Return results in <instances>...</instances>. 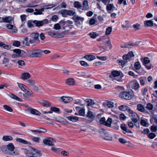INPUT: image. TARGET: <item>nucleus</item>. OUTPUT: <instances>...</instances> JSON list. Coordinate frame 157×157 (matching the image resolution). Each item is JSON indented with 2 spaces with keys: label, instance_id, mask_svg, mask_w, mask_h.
<instances>
[{
  "label": "nucleus",
  "instance_id": "nucleus-11",
  "mask_svg": "<svg viewBox=\"0 0 157 157\" xmlns=\"http://www.w3.org/2000/svg\"><path fill=\"white\" fill-rule=\"evenodd\" d=\"M6 27L8 29L11 30L10 32L11 33H15L17 32V29H16L14 26L12 24H6Z\"/></svg>",
  "mask_w": 157,
  "mask_h": 157
},
{
  "label": "nucleus",
  "instance_id": "nucleus-30",
  "mask_svg": "<svg viewBox=\"0 0 157 157\" xmlns=\"http://www.w3.org/2000/svg\"><path fill=\"white\" fill-rule=\"evenodd\" d=\"M0 47L8 50L11 48V46L10 45L5 44L4 43L0 41Z\"/></svg>",
  "mask_w": 157,
  "mask_h": 157
},
{
  "label": "nucleus",
  "instance_id": "nucleus-14",
  "mask_svg": "<svg viewBox=\"0 0 157 157\" xmlns=\"http://www.w3.org/2000/svg\"><path fill=\"white\" fill-rule=\"evenodd\" d=\"M134 56L132 51L129 52L127 54L124 55L123 56V58L124 60H127Z\"/></svg>",
  "mask_w": 157,
  "mask_h": 157
},
{
  "label": "nucleus",
  "instance_id": "nucleus-8",
  "mask_svg": "<svg viewBox=\"0 0 157 157\" xmlns=\"http://www.w3.org/2000/svg\"><path fill=\"white\" fill-rule=\"evenodd\" d=\"M8 155H13L15 154V152L14 151V146L12 143H10L6 145Z\"/></svg>",
  "mask_w": 157,
  "mask_h": 157
},
{
  "label": "nucleus",
  "instance_id": "nucleus-54",
  "mask_svg": "<svg viewBox=\"0 0 157 157\" xmlns=\"http://www.w3.org/2000/svg\"><path fill=\"white\" fill-rule=\"evenodd\" d=\"M134 67L136 69H139L141 67V65L140 63L138 62H136L135 64Z\"/></svg>",
  "mask_w": 157,
  "mask_h": 157
},
{
  "label": "nucleus",
  "instance_id": "nucleus-15",
  "mask_svg": "<svg viewBox=\"0 0 157 157\" xmlns=\"http://www.w3.org/2000/svg\"><path fill=\"white\" fill-rule=\"evenodd\" d=\"M61 99L62 101L65 103H67L73 100L72 98L63 96L61 97Z\"/></svg>",
  "mask_w": 157,
  "mask_h": 157
},
{
  "label": "nucleus",
  "instance_id": "nucleus-28",
  "mask_svg": "<svg viewBox=\"0 0 157 157\" xmlns=\"http://www.w3.org/2000/svg\"><path fill=\"white\" fill-rule=\"evenodd\" d=\"M139 79L140 84L142 86H144L145 84V83L147 82L146 77H141L139 78Z\"/></svg>",
  "mask_w": 157,
  "mask_h": 157
},
{
  "label": "nucleus",
  "instance_id": "nucleus-57",
  "mask_svg": "<svg viewBox=\"0 0 157 157\" xmlns=\"http://www.w3.org/2000/svg\"><path fill=\"white\" fill-rule=\"evenodd\" d=\"M18 86V87L21 89V90L23 91H26V89L24 88L23 86V84H20L19 83H17Z\"/></svg>",
  "mask_w": 157,
  "mask_h": 157
},
{
  "label": "nucleus",
  "instance_id": "nucleus-46",
  "mask_svg": "<svg viewBox=\"0 0 157 157\" xmlns=\"http://www.w3.org/2000/svg\"><path fill=\"white\" fill-rule=\"evenodd\" d=\"M129 22L128 21H125L124 24L121 25V26L123 29H128V28Z\"/></svg>",
  "mask_w": 157,
  "mask_h": 157
},
{
  "label": "nucleus",
  "instance_id": "nucleus-42",
  "mask_svg": "<svg viewBox=\"0 0 157 157\" xmlns=\"http://www.w3.org/2000/svg\"><path fill=\"white\" fill-rule=\"evenodd\" d=\"M118 108L121 111H125L128 109V107L127 106L121 105L119 106Z\"/></svg>",
  "mask_w": 157,
  "mask_h": 157
},
{
  "label": "nucleus",
  "instance_id": "nucleus-51",
  "mask_svg": "<svg viewBox=\"0 0 157 157\" xmlns=\"http://www.w3.org/2000/svg\"><path fill=\"white\" fill-rule=\"evenodd\" d=\"M112 31V28L111 27H108L106 29L105 35H109L110 34Z\"/></svg>",
  "mask_w": 157,
  "mask_h": 157
},
{
  "label": "nucleus",
  "instance_id": "nucleus-56",
  "mask_svg": "<svg viewBox=\"0 0 157 157\" xmlns=\"http://www.w3.org/2000/svg\"><path fill=\"white\" fill-rule=\"evenodd\" d=\"M48 35L49 36H52V37L56 38V33L53 32H48Z\"/></svg>",
  "mask_w": 157,
  "mask_h": 157
},
{
  "label": "nucleus",
  "instance_id": "nucleus-45",
  "mask_svg": "<svg viewBox=\"0 0 157 157\" xmlns=\"http://www.w3.org/2000/svg\"><path fill=\"white\" fill-rule=\"evenodd\" d=\"M33 23L35 24L36 26L40 27L43 25L41 21H37L34 20L33 21Z\"/></svg>",
  "mask_w": 157,
  "mask_h": 157
},
{
  "label": "nucleus",
  "instance_id": "nucleus-25",
  "mask_svg": "<svg viewBox=\"0 0 157 157\" xmlns=\"http://www.w3.org/2000/svg\"><path fill=\"white\" fill-rule=\"evenodd\" d=\"M29 111L30 112V113L33 114L39 115L40 114V113L38 110L36 109H33L32 108H29Z\"/></svg>",
  "mask_w": 157,
  "mask_h": 157
},
{
  "label": "nucleus",
  "instance_id": "nucleus-19",
  "mask_svg": "<svg viewBox=\"0 0 157 157\" xmlns=\"http://www.w3.org/2000/svg\"><path fill=\"white\" fill-rule=\"evenodd\" d=\"M68 31H65L61 33H56V38H62L64 37L65 35H67L68 33Z\"/></svg>",
  "mask_w": 157,
  "mask_h": 157
},
{
  "label": "nucleus",
  "instance_id": "nucleus-4",
  "mask_svg": "<svg viewBox=\"0 0 157 157\" xmlns=\"http://www.w3.org/2000/svg\"><path fill=\"white\" fill-rule=\"evenodd\" d=\"M39 34L37 32H33L30 34V37L29 40L30 44H33L39 40Z\"/></svg>",
  "mask_w": 157,
  "mask_h": 157
},
{
  "label": "nucleus",
  "instance_id": "nucleus-2",
  "mask_svg": "<svg viewBox=\"0 0 157 157\" xmlns=\"http://www.w3.org/2000/svg\"><path fill=\"white\" fill-rule=\"evenodd\" d=\"M99 133L101 137L104 139L109 141L112 140L113 138L112 136L103 128L100 129Z\"/></svg>",
  "mask_w": 157,
  "mask_h": 157
},
{
  "label": "nucleus",
  "instance_id": "nucleus-58",
  "mask_svg": "<svg viewBox=\"0 0 157 157\" xmlns=\"http://www.w3.org/2000/svg\"><path fill=\"white\" fill-rule=\"evenodd\" d=\"M13 45L16 47H19L21 45V43L20 41L17 40H15L13 43Z\"/></svg>",
  "mask_w": 157,
  "mask_h": 157
},
{
  "label": "nucleus",
  "instance_id": "nucleus-44",
  "mask_svg": "<svg viewBox=\"0 0 157 157\" xmlns=\"http://www.w3.org/2000/svg\"><path fill=\"white\" fill-rule=\"evenodd\" d=\"M89 36L90 37L93 39H95L98 36V34L95 32L90 33L89 34Z\"/></svg>",
  "mask_w": 157,
  "mask_h": 157
},
{
  "label": "nucleus",
  "instance_id": "nucleus-39",
  "mask_svg": "<svg viewBox=\"0 0 157 157\" xmlns=\"http://www.w3.org/2000/svg\"><path fill=\"white\" fill-rule=\"evenodd\" d=\"M112 122V119L111 118H109L107 120L105 121L104 124L105 125L110 127L111 126V124Z\"/></svg>",
  "mask_w": 157,
  "mask_h": 157
},
{
  "label": "nucleus",
  "instance_id": "nucleus-38",
  "mask_svg": "<svg viewBox=\"0 0 157 157\" xmlns=\"http://www.w3.org/2000/svg\"><path fill=\"white\" fill-rule=\"evenodd\" d=\"M1 151H2L4 153L8 154V152L7 151V146L3 145L0 147Z\"/></svg>",
  "mask_w": 157,
  "mask_h": 157
},
{
  "label": "nucleus",
  "instance_id": "nucleus-43",
  "mask_svg": "<svg viewBox=\"0 0 157 157\" xmlns=\"http://www.w3.org/2000/svg\"><path fill=\"white\" fill-rule=\"evenodd\" d=\"M16 140L17 141L21 142L24 144H27L28 143L27 141L23 139L20 138H16Z\"/></svg>",
  "mask_w": 157,
  "mask_h": 157
},
{
  "label": "nucleus",
  "instance_id": "nucleus-35",
  "mask_svg": "<svg viewBox=\"0 0 157 157\" xmlns=\"http://www.w3.org/2000/svg\"><path fill=\"white\" fill-rule=\"evenodd\" d=\"M86 101L87 103V105L88 106L93 105L95 104L94 101L91 99H86Z\"/></svg>",
  "mask_w": 157,
  "mask_h": 157
},
{
  "label": "nucleus",
  "instance_id": "nucleus-49",
  "mask_svg": "<svg viewBox=\"0 0 157 157\" xmlns=\"http://www.w3.org/2000/svg\"><path fill=\"white\" fill-rule=\"evenodd\" d=\"M75 10H67V15L69 16H73L75 15Z\"/></svg>",
  "mask_w": 157,
  "mask_h": 157
},
{
  "label": "nucleus",
  "instance_id": "nucleus-32",
  "mask_svg": "<svg viewBox=\"0 0 157 157\" xmlns=\"http://www.w3.org/2000/svg\"><path fill=\"white\" fill-rule=\"evenodd\" d=\"M21 43L23 45L28 46H29L30 44L28 40V38L27 37L24 39V40L21 42Z\"/></svg>",
  "mask_w": 157,
  "mask_h": 157
},
{
  "label": "nucleus",
  "instance_id": "nucleus-52",
  "mask_svg": "<svg viewBox=\"0 0 157 157\" xmlns=\"http://www.w3.org/2000/svg\"><path fill=\"white\" fill-rule=\"evenodd\" d=\"M79 115L84 116L85 115V109L83 108L81 109L79 111Z\"/></svg>",
  "mask_w": 157,
  "mask_h": 157
},
{
  "label": "nucleus",
  "instance_id": "nucleus-63",
  "mask_svg": "<svg viewBox=\"0 0 157 157\" xmlns=\"http://www.w3.org/2000/svg\"><path fill=\"white\" fill-rule=\"evenodd\" d=\"M107 105L109 108H112L114 106V103L111 101L108 102Z\"/></svg>",
  "mask_w": 157,
  "mask_h": 157
},
{
  "label": "nucleus",
  "instance_id": "nucleus-17",
  "mask_svg": "<svg viewBox=\"0 0 157 157\" xmlns=\"http://www.w3.org/2000/svg\"><path fill=\"white\" fill-rule=\"evenodd\" d=\"M31 75L28 72H25L22 74L21 78L22 79L25 80H27L30 78Z\"/></svg>",
  "mask_w": 157,
  "mask_h": 157
},
{
  "label": "nucleus",
  "instance_id": "nucleus-59",
  "mask_svg": "<svg viewBox=\"0 0 157 157\" xmlns=\"http://www.w3.org/2000/svg\"><path fill=\"white\" fill-rule=\"evenodd\" d=\"M54 29L56 30H59L60 28V24L57 23L54 25Z\"/></svg>",
  "mask_w": 157,
  "mask_h": 157
},
{
  "label": "nucleus",
  "instance_id": "nucleus-5",
  "mask_svg": "<svg viewBox=\"0 0 157 157\" xmlns=\"http://www.w3.org/2000/svg\"><path fill=\"white\" fill-rule=\"evenodd\" d=\"M43 51L40 49H36L32 51L29 53V56L31 57H39L42 55Z\"/></svg>",
  "mask_w": 157,
  "mask_h": 157
},
{
  "label": "nucleus",
  "instance_id": "nucleus-31",
  "mask_svg": "<svg viewBox=\"0 0 157 157\" xmlns=\"http://www.w3.org/2000/svg\"><path fill=\"white\" fill-rule=\"evenodd\" d=\"M87 117L93 120L95 117V115L93 114L92 112L88 110L87 114Z\"/></svg>",
  "mask_w": 157,
  "mask_h": 157
},
{
  "label": "nucleus",
  "instance_id": "nucleus-48",
  "mask_svg": "<svg viewBox=\"0 0 157 157\" xmlns=\"http://www.w3.org/2000/svg\"><path fill=\"white\" fill-rule=\"evenodd\" d=\"M13 138L10 136H4L2 138V140L4 141L11 140H12Z\"/></svg>",
  "mask_w": 157,
  "mask_h": 157
},
{
  "label": "nucleus",
  "instance_id": "nucleus-64",
  "mask_svg": "<svg viewBox=\"0 0 157 157\" xmlns=\"http://www.w3.org/2000/svg\"><path fill=\"white\" fill-rule=\"evenodd\" d=\"M121 129L123 130V132H125L127 129L126 125L124 124H121Z\"/></svg>",
  "mask_w": 157,
  "mask_h": 157
},
{
  "label": "nucleus",
  "instance_id": "nucleus-47",
  "mask_svg": "<svg viewBox=\"0 0 157 157\" xmlns=\"http://www.w3.org/2000/svg\"><path fill=\"white\" fill-rule=\"evenodd\" d=\"M4 109L10 112H12L13 111L12 109L10 106L6 105H5L3 106Z\"/></svg>",
  "mask_w": 157,
  "mask_h": 157
},
{
  "label": "nucleus",
  "instance_id": "nucleus-12",
  "mask_svg": "<svg viewBox=\"0 0 157 157\" xmlns=\"http://www.w3.org/2000/svg\"><path fill=\"white\" fill-rule=\"evenodd\" d=\"M65 83L67 85L69 86H74L75 83V79L72 78L66 79Z\"/></svg>",
  "mask_w": 157,
  "mask_h": 157
},
{
  "label": "nucleus",
  "instance_id": "nucleus-61",
  "mask_svg": "<svg viewBox=\"0 0 157 157\" xmlns=\"http://www.w3.org/2000/svg\"><path fill=\"white\" fill-rule=\"evenodd\" d=\"M59 24L60 26H63V28L64 29L65 27L67 26L66 24L65 23V21L63 20L59 22Z\"/></svg>",
  "mask_w": 157,
  "mask_h": 157
},
{
  "label": "nucleus",
  "instance_id": "nucleus-21",
  "mask_svg": "<svg viewBox=\"0 0 157 157\" xmlns=\"http://www.w3.org/2000/svg\"><path fill=\"white\" fill-rule=\"evenodd\" d=\"M67 4L66 2H62L60 4L58 5L57 6L53 9V10H58L62 8H65L66 7Z\"/></svg>",
  "mask_w": 157,
  "mask_h": 157
},
{
  "label": "nucleus",
  "instance_id": "nucleus-40",
  "mask_svg": "<svg viewBox=\"0 0 157 157\" xmlns=\"http://www.w3.org/2000/svg\"><path fill=\"white\" fill-rule=\"evenodd\" d=\"M142 62L143 65H144L148 64L150 62V60L148 58L145 57L143 59Z\"/></svg>",
  "mask_w": 157,
  "mask_h": 157
},
{
  "label": "nucleus",
  "instance_id": "nucleus-50",
  "mask_svg": "<svg viewBox=\"0 0 157 157\" xmlns=\"http://www.w3.org/2000/svg\"><path fill=\"white\" fill-rule=\"evenodd\" d=\"M27 82H28L29 85L30 86L33 87L35 85V82L33 80L29 79L27 81Z\"/></svg>",
  "mask_w": 157,
  "mask_h": 157
},
{
  "label": "nucleus",
  "instance_id": "nucleus-22",
  "mask_svg": "<svg viewBox=\"0 0 157 157\" xmlns=\"http://www.w3.org/2000/svg\"><path fill=\"white\" fill-rule=\"evenodd\" d=\"M137 109L139 112L144 113L145 109L144 106L141 104H138L137 105Z\"/></svg>",
  "mask_w": 157,
  "mask_h": 157
},
{
  "label": "nucleus",
  "instance_id": "nucleus-1",
  "mask_svg": "<svg viewBox=\"0 0 157 157\" xmlns=\"http://www.w3.org/2000/svg\"><path fill=\"white\" fill-rule=\"evenodd\" d=\"M124 75L120 71H114L111 73V75H109V77L113 80H116L118 82H122V78Z\"/></svg>",
  "mask_w": 157,
  "mask_h": 157
},
{
  "label": "nucleus",
  "instance_id": "nucleus-18",
  "mask_svg": "<svg viewBox=\"0 0 157 157\" xmlns=\"http://www.w3.org/2000/svg\"><path fill=\"white\" fill-rule=\"evenodd\" d=\"M14 54L12 55V57H18L21 56V50L19 49H15L13 50Z\"/></svg>",
  "mask_w": 157,
  "mask_h": 157
},
{
  "label": "nucleus",
  "instance_id": "nucleus-24",
  "mask_svg": "<svg viewBox=\"0 0 157 157\" xmlns=\"http://www.w3.org/2000/svg\"><path fill=\"white\" fill-rule=\"evenodd\" d=\"M58 13L62 15L63 17H66L67 16V10H62L58 12Z\"/></svg>",
  "mask_w": 157,
  "mask_h": 157
},
{
  "label": "nucleus",
  "instance_id": "nucleus-37",
  "mask_svg": "<svg viewBox=\"0 0 157 157\" xmlns=\"http://www.w3.org/2000/svg\"><path fill=\"white\" fill-rule=\"evenodd\" d=\"M9 96L10 98H11L15 99L16 100L19 101H21L22 100L20 98L18 97L17 96L14 94H9Z\"/></svg>",
  "mask_w": 157,
  "mask_h": 157
},
{
  "label": "nucleus",
  "instance_id": "nucleus-55",
  "mask_svg": "<svg viewBox=\"0 0 157 157\" xmlns=\"http://www.w3.org/2000/svg\"><path fill=\"white\" fill-rule=\"evenodd\" d=\"M19 65L23 66L25 65V63L23 60H19L17 62H16Z\"/></svg>",
  "mask_w": 157,
  "mask_h": 157
},
{
  "label": "nucleus",
  "instance_id": "nucleus-36",
  "mask_svg": "<svg viewBox=\"0 0 157 157\" xmlns=\"http://www.w3.org/2000/svg\"><path fill=\"white\" fill-rule=\"evenodd\" d=\"M73 5L74 7L77 9H80L82 7L81 4L78 1L74 2Z\"/></svg>",
  "mask_w": 157,
  "mask_h": 157
},
{
  "label": "nucleus",
  "instance_id": "nucleus-34",
  "mask_svg": "<svg viewBox=\"0 0 157 157\" xmlns=\"http://www.w3.org/2000/svg\"><path fill=\"white\" fill-rule=\"evenodd\" d=\"M44 8H42L38 10L37 9H36L35 10L36 11L34 13V14L35 15H38V14H42V12L44 11Z\"/></svg>",
  "mask_w": 157,
  "mask_h": 157
},
{
  "label": "nucleus",
  "instance_id": "nucleus-33",
  "mask_svg": "<svg viewBox=\"0 0 157 157\" xmlns=\"http://www.w3.org/2000/svg\"><path fill=\"white\" fill-rule=\"evenodd\" d=\"M144 26H152L153 25V21L151 20L145 21L144 22Z\"/></svg>",
  "mask_w": 157,
  "mask_h": 157
},
{
  "label": "nucleus",
  "instance_id": "nucleus-60",
  "mask_svg": "<svg viewBox=\"0 0 157 157\" xmlns=\"http://www.w3.org/2000/svg\"><path fill=\"white\" fill-rule=\"evenodd\" d=\"M80 63L81 65L84 67H88L89 66L88 64L86 62L83 61H80Z\"/></svg>",
  "mask_w": 157,
  "mask_h": 157
},
{
  "label": "nucleus",
  "instance_id": "nucleus-9",
  "mask_svg": "<svg viewBox=\"0 0 157 157\" xmlns=\"http://www.w3.org/2000/svg\"><path fill=\"white\" fill-rule=\"evenodd\" d=\"M43 142L46 145L53 146L54 145V142H55V140L52 138H48L44 139Z\"/></svg>",
  "mask_w": 157,
  "mask_h": 157
},
{
  "label": "nucleus",
  "instance_id": "nucleus-20",
  "mask_svg": "<svg viewBox=\"0 0 157 157\" xmlns=\"http://www.w3.org/2000/svg\"><path fill=\"white\" fill-rule=\"evenodd\" d=\"M2 18L3 22L9 23H11L12 21L13 20V18L10 16L6 17L4 18L3 17Z\"/></svg>",
  "mask_w": 157,
  "mask_h": 157
},
{
  "label": "nucleus",
  "instance_id": "nucleus-7",
  "mask_svg": "<svg viewBox=\"0 0 157 157\" xmlns=\"http://www.w3.org/2000/svg\"><path fill=\"white\" fill-rule=\"evenodd\" d=\"M128 84L130 86H132L131 88L132 89L136 90H138L140 87L139 83L136 80H132Z\"/></svg>",
  "mask_w": 157,
  "mask_h": 157
},
{
  "label": "nucleus",
  "instance_id": "nucleus-26",
  "mask_svg": "<svg viewBox=\"0 0 157 157\" xmlns=\"http://www.w3.org/2000/svg\"><path fill=\"white\" fill-rule=\"evenodd\" d=\"M72 19L75 21H80L81 22H83L84 20L83 17H80L77 15H74L72 17Z\"/></svg>",
  "mask_w": 157,
  "mask_h": 157
},
{
  "label": "nucleus",
  "instance_id": "nucleus-3",
  "mask_svg": "<svg viewBox=\"0 0 157 157\" xmlns=\"http://www.w3.org/2000/svg\"><path fill=\"white\" fill-rule=\"evenodd\" d=\"M133 94H130V92L123 91L120 93L119 95L120 97L124 99L129 100L131 99L133 97Z\"/></svg>",
  "mask_w": 157,
  "mask_h": 157
},
{
  "label": "nucleus",
  "instance_id": "nucleus-6",
  "mask_svg": "<svg viewBox=\"0 0 157 157\" xmlns=\"http://www.w3.org/2000/svg\"><path fill=\"white\" fill-rule=\"evenodd\" d=\"M130 113L129 116L132 121L134 123H136L139 120V117L135 113L133 112L131 110H129Z\"/></svg>",
  "mask_w": 157,
  "mask_h": 157
},
{
  "label": "nucleus",
  "instance_id": "nucleus-53",
  "mask_svg": "<svg viewBox=\"0 0 157 157\" xmlns=\"http://www.w3.org/2000/svg\"><path fill=\"white\" fill-rule=\"evenodd\" d=\"M146 108L149 110H151L153 109V105L150 103H148L146 105Z\"/></svg>",
  "mask_w": 157,
  "mask_h": 157
},
{
  "label": "nucleus",
  "instance_id": "nucleus-27",
  "mask_svg": "<svg viewBox=\"0 0 157 157\" xmlns=\"http://www.w3.org/2000/svg\"><path fill=\"white\" fill-rule=\"evenodd\" d=\"M84 58L89 61H91L95 59V57L91 55H86L84 56Z\"/></svg>",
  "mask_w": 157,
  "mask_h": 157
},
{
  "label": "nucleus",
  "instance_id": "nucleus-16",
  "mask_svg": "<svg viewBox=\"0 0 157 157\" xmlns=\"http://www.w3.org/2000/svg\"><path fill=\"white\" fill-rule=\"evenodd\" d=\"M82 7V10H89V6L88 5V2L87 0H85L83 1Z\"/></svg>",
  "mask_w": 157,
  "mask_h": 157
},
{
  "label": "nucleus",
  "instance_id": "nucleus-41",
  "mask_svg": "<svg viewBox=\"0 0 157 157\" xmlns=\"http://www.w3.org/2000/svg\"><path fill=\"white\" fill-rule=\"evenodd\" d=\"M140 123L142 125L144 126H147L148 124L147 120L146 119L141 120L140 121Z\"/></svg>",
  "mask_w": 157,
  "mask_h": 157
},
{
  "label": "nucleus",
  "instance_id": "nucleus-23",
  "mask_svg": "<svg viewBox=\"0 0 157 157\" xmlns=\"http://www.w3.org/2000/svg\"><path fill=\"white\" fill-rule=\"evenodd\" d=\"M40 103L45 107H48L51 105V104L49 102L45 100L41 101Z\"/></svg>",
  "mask_w": 157,
  "mask_h": 157
},
{
  "label": "nucleus",
  "instance_id": "nucleus-10",
  "mask_svg": "<svg viewBox=\"0 0 157 157\" xmlns=\"http://www.w3.org/2000/svg\"><path fill=\"white\" fill-rule=\"evenodd\" d=\"M117 10V8L114 7L113 4H108L107 5L106 10L108 13H110L115 10Z\"/></svg>",
  "mask_w": 157,
  "mask_h": 157
},
{
  "label": "nucleus",
  "instance_id": "nucleus-62",
  "mask_svg": "<svg viewBox=\"0 0 157 157\" xmlns=\"http://www.w3.org/2000/svg\"><path fill=\"white\" fill-rule=\"evenodd\" d=\"M33 21L32 22L31 21H28L27 22V26L29 28L32 27L33 26Z\"/></svg>",
  "mask_w": 157,
  "mask_h": 157
},
{
  "label": "nucleus",
  "instance_id": "nucleus-29",
  "mask_svg": "<svg viewBox=\"0 0 157 157\" xmlns=\"http://www.w3.org/2000/svg\"><path fill=\"white\" fill-rule=\"evenodd\" d=\"M67 119L73 122H76L78 121V118L77 117L75 116H68L67 117Z\"/></svg>",
  "mask_w": 157,
  "mask_h": 157
},
{
  "label": "nucleus",
  "instance_id": "nucleus-13",
  "mask_svg": "<svg viewBox=\"0 0 157 157\" xmlns=\"http://www.w3.org/2000/svg\"><path fill=\"white\" fill-rule=\"evenodd\" d=\"M30 154L33 155H35L37 154L39 156H40L42 155V154L40 151L38 150L32 148L30 150Z\"/></svg>",
  "mask_w": 157,
  "mask_h": 157
}]
</instances>
